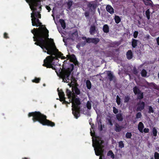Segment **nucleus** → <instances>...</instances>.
<instances>
[{
    "label": "nucleus",
    "instance_id": "1",
    "mask_svg": "<svg viewBox=\"0 0 159 159\" xmlns=\"http://www.w3.org/2000/svg\"><path fill=\"white\" fill-rule=\"evenodd\" d=\"M39 6H31L30 7L32 11L31 13V17L32 25L33 26H36L39 28H34L33 30H31V32L34 34L33 37L34 41H36L39 39V37L42 36L43 35H46L47 33L48 34L49 31L46 28L44 25H42V23L40 22L39 19L41 18V15L40 14V11L39 8Z\"/></svg>",
    "mask_w": 159,
    "mask_h": 159
},
{
    "label": "nucleus",
    "instance_id": "2",
    "mask_svg": "<svg viewBox=\"0 0 159 159\" xmlns=\"http://www.w3.org/2000/svg\"><path fill=\"white\" fill-rule=\"evenodd\" d=\"M49 34L47 33L46 35H43L42 36L39 37V39L35 41L34 44L40 47L43 50L45 49L47 50V53L51 55L50 57H48L51 58L52 56H56L57 52L55 51V47H56L53 40L52 42H51L46 40V39H49L48 38Z\"/></svg>",
    "mask_w": 159,
    "mask_h": 159
},
{
    "label": "nucleus",
    "instance_id": "3",
    "mask_svg": "<svg viewBox=\"0 0 159 159\" xmlns=\"http://www.w3.org/2000/svg\"><path fill=\"white\" fill-rule=\"evenodd\" d=\"M29 117L33 116L32 120L34 122L38 121L43 125H47L52 127L55 125V123L47 119V116L39 111H35L30 112L28 114Z\"/></svg>",
    "mask_w": 159,
    "mask_h": 159
},
{
    "label": "nucleus",
    "instance_id": "4",
    "mask_svg": "<svg viewBox=\"0 0 159 159\" xmlns=\"http://www.w3.org/2000/svg\"><path fill=\"white\" fill-rule=\"evenodd\" d=\"M55 51L57 52L56 56H52L51 58L47 57L43 61V66L46 67L47 68H51L55 70L57 74L58 75V72L55 68V66L54 65L53 61H58V58H61V59H65L66 57L63 56V54L59 52L58 50L55 47Z\"/></svg>",
    "mask_w": 159,
    "mask_h": 159
},
{
    "label": "nucleus",
    "instance_id": "5",
    "mask_svg": "<svg viewBox=\"0 0 159 159\" xmlns=\"http://www.w3.org/2000/svg\"><path fill=\"white\" fill-rule=\"evenodd\" d=\"M74 68V65L73 64H71L70 65L69 67L66 69H63L60 71V70H58L60 73V77L63 80V81L66 83H69V80H75L74 78L72 76L70 79H69V76L70 75L71 72L73 71ZM72 81V80H71Z\"/></svg>",
    "mask_w": 159,
    "mask_h": 159
},
{
    "label": "nucleus",
    "instance_id": "6",
    "mask_svg": "<svg viewBox=\"0 0 159 159\" xmlns=\"http://www.w3.org/2000/svg\"><path fill=\"white\" fill-rule=\"evenodd\" d=\"M71 100L72 103V114L76 119H77L80 116L78 115L80 114V107L79 106L81 104V102L79 98H76L75 97H73Z\"/></svg>",
    "mask_w": 159,
    "mask_h": 159
},
{
    "label": "nucleus",
    "instance_id": "7",
    "mask_svg": "<svg viewBox=\"0 0 159 159\" xmlns=\"http://www.w3.org/2000/svg\"><path fill=\"white\" fill-rule=\"evenodd\" d=\"M93 146L94 149H103L104 147V142L102 138L97 137L93 138Z\"/></svg>",
    "mask_w": 159,
    "mask_h": 159
},
{
    "label": "nucleus",
    "instance_id": "8",
    "mask_svg": "<svg viewBox=\"0 0 159 159\" xmlns=\"http://www.w3.org/2000/svg\"><path fill=\"white\" fill-rule=\"evenodd\" d=\"M28 3L30 7L31 6H39L40 10H42V5L41 4V0H25Z\"/></svg>",
    "mask_w": 159,
    "mask_h": 159
},
{
    "label": "nucleus",
    "instance_id": "9",
    "mask_svg": "<svg viewBox=\"0 0 159 159\" xmlns=\"http://www.w3.org/2000/svg\"><path fill=\"white\" fill-rule=\"evenodd\" d=\"M57 91L58 92V94L59 97V100L61 102L63 101V103H69L67 102L65 100V94L62 89L59 90V88L57 89Z\"/></svg>",
    "mask_w": 159,
    "mask_h": 159
},
{
    "label": "nucleus",
    "instance_id": "10",
    "mask_svg": "<svg viewBox=\"0 0 159 159\" xmlns=\"http://www.w3.org/2000/svg\"><path fill=\"white\" fill-rule=\"evenodd\" d=\"M145 104L144 102L139 101L137 104V111H141L144 109L145 107Z\"/></svg>",
    "mask_w": 159,
    "mask_h": 159
},
{
    "label": "nucleus",
    "instance_id": "11",
    "mask_svg": "<svg viewBox=\"0 0 159 159\" xmlns=\"http://www.w3.org/2000/svg\"><path fill=\"white\" fill-rule=\"evenodd\" d=\"M95 154L98 156H100L99 159H103L104 157V150H94Z\"/></svg>",
    "mask_w": 159,
    "mask_h": 159
},
{
    "label": "nucleus",
    "instance_id": "12",
    "mask_svg": "<svg viewBox=\"0 0 159 159\" xmlns=\"http://www.w3.org/2000/svg\"><path fill=\"white\" fill-rule=\"evenodd\" d=\"M66 93L68 98L70 99L69 100L70 102H71V99H72L73 97H76L75 94L74 93H72V92L68 89H66Z\"/></svg>",
    "mask_w": 159,
    "mask_h": 159
},
{
    "label": "nucleus",
    "instance_id": "13",
    "mask_svg": "<svg viewBox=\"0 0 159 159\" xmlns=\"http://www.w3.org/2000/svg\"><path fill=\"white\" fill-rule=\"evenodd\" d=\"M88 7L89 8V10L90 12H92L95 11L96 7V5L94 4H92L89 3L87 5Z\"/></svg>",
    "mask_w": 159,
    "mask_h": 159
},
{
    "label": "nucleus",
    "instance_id": "14",
    "mask_svg": "<svg viewBox=\"0 0 159 159\" xmlns=\"http://www.w3.org/2000/svg\"><path fill=\"white\" fill-rule=\"evenodd\" d=\"M107 74L110 81H111L113 80L114 79H115V76L113 75L111 71H107Z\"/></svg>",
    "mask_w": 159,
    "mask_h": 159
},
{
    "label": "nucleus",
    "instance_id": "15",
    "mask_svg": "<svg viewBox=\"0 0 159 159\" xmlns=\"http://www.w3.org/2000/svg\"><path fill=\"white\" fill-rule=\"evenodd\" d=\"M127 58L128 60H130L133 57V53L132 51L130 50H128L126 54Z\"/></svg>",
    "mask_w": 159,
    "mask_h": 159
},
{
    "label": "nucleus",
    "instance_id": "16",
    "mask_svg": "<svg viewBox=\"0 0 159 159\" xmlns=\"http://www.w3.org/2000/svg\"><path fill=\"white\" fill-rule=\"evenodd\" d=\"M107 11L111 14L114 13V9L110 5H107L106 7Z\"/></svg>",
    "mask_w": 159,
    "mask_h": 159
},
{
    "label": "nucleus",
    "instance_id": "17",
    "mask_svg": "<svg viewBox=\"0 0 159 159\" xmlns=\"http://www.w3.org/2000/svg\"><path fill=\"white\" fill-rule=\"evenodd\" d=\"M97 31L96 30V27L94 25H91L90 30L89 33L91 35H93L95 32Z\"/></svg>",
    "mask_w": 159,
    "mask_h": 159
},
{
    "label": "nucleus",
    "instance_id": "18",
    "mask_svg": "<svg viewBox=\"0 0 159 159\" xmlns=\"http://www.w3.org/2000/svg\"><path fill=\"white\" fill-rule=\"evenodd\" d=\"M72 90L73 92H75V94L79 95L80 94V90L76 86L73 87H72Z\"/></svg>",
    "mask_w": 159,
    "mask_h": 159
},
{
    "label": "nucleus",
    "instance_id": "19",
    "mask_svg": "<svg viewBox=\"0 0 159 159\" xmlns=\"http://www.w3.org/2000/svg\"><path fill=\"white\" fill-rule=\"evenodd\" d=\"M123 128L124 127L122 126L119 125L118 124H117L115 125V130L116 132H120Z\"/></svg>",
    "mask_w": 159,
    "mask_h": 159
},
{
    "label": "nucleus",
    "instance_id": "20",
    "mask_svg": "<svg viewBox=\"0 0 159 159\" xmlns=\"http://www.w3.org/2000/svg\"><path fill=\"white\" fill-rule=\"evenodd\" d=\"M144 128L143 124L141 122H140L138 126V129L139 131L141 133L143 132V129Z\"/></svg>",
    "mask_w": 159,
    "mask_h": 159
},
{
    "label": "nucleus",
    "instance_id": "21",
    "mask_svg": "<svg viewBox=\"0 0 159 159\" xmlns=\"http://www.w3.org/2000/svg\"><path fill=\"white\" fill-rule=\"evenodd\" d=\"M109 27L107 24H105L103 25L102 30L104 33H108L109 32Z\"/></svg>",
    "mask_w": 159,
    "mask_h": 159
},
{
    "label": "nucleus",
    "instance_id": "22",
    "mask_svg": "<svg viewBox=\"0 0 159 159\" xmlns=\"http://www.w3.org/2000/svg\"><path fill=\"white\" fill-rule=\"evenodd\" d=\"M116 118L119 121H121L123 120V116L121 113H119L116 115Z\"/></svg>",
    "mask_w": 159,
    "mask_h": 159
},
{
    "label": "nucleus",
    "instance_id": "23",
    "mask_svg": "<svg viewBox=\"0 0 159 159\" xmlns=\"http://www.w3.org/2000/svg\"><path fill=\"white\" fill-rule=\"evenodd\" d=\"M133 90V92L135 95H137V94L139 93L141 91L138 87L136 86L134 87Z\"/></svg>",
    "mask_w": 159,
    "mask_h": 159
},
{
    "label": "nucleus",
    "instance_id": "24",
    "mask_svg": "<svg viewBox=\"0 0 159 159\" xmlns=\"http://www.w3.org/2000/svg\"><path fill=\"white\" fill-rule=\"evenodd\" d=\"M86 83L87 89L89 90L92 87V84L90 81L89 80H87Z\"/></svg>",
    "mask_w": 159,
    "mask_h": 159
},
{
    "label": "nucleus",
    "instance_id": "25",
    "mask_svg": "<svg viewBox=\"0 0 159 159\" xmlns=\"http://www.w3.org/2000/svg\"><path fill=\"white\" fill-rule=\"evenodd\" d=\"M91 43L97 44L100 41V39L98 38H93L91 40Z\"/></svg>",
    "mask_w": 159,
    "mask_h": 159
},
{
    "label": "nucleus",
    "instance_id": "26",
    "mask_svg": "<svg viewBox=\"0 0 159 159\" xmlns=\"http://www.w3.org/2000/svg\"><path fill=\"white\" fill-rule=\"evenodd\" d=\"M59 22L61 27L63 29H65L66 27V25L64 20L62 19H60L59 20Z\"/></svg>",
    "mask_w": 159,
    "mask_h": 159
},
{
    "label": "nucleus",
    "instance_id": "27",
    "mask_svg": "<svg viewBox=\"0 0 159 159\" xmlns=\"http://www.w3.org/2000/svg\"><path fill=\"white\" fill-rule=\"evenodd\" d=\"M70 61L71 62H73L76 61V58L75 55L72 54L69 57Z\"/></svg>",
    "mask_w": 159,
    "mask_h": 159
},
{
    "label": "nucleus",
    "instance_id": "28",
    "mask_svg": "<svg viewBox=\"0 0 159 159\" xmlns=\"http://www.w3.org/2000/svg\"><path fill=\"white\" fill-rule=\"evenodd\" d=\"M132 42V45L133 48H135L137 46V40L133 39Z\"/></svg>",
    "mask_w": 159,
    "mask_h": 159
},
{
    "label": "nucleus",
    "instance_id": "29",
    "mask_svg": "<svg viewBox=\"0 0 159 159\" xmlns=\"http://www.w3.org/2000/svg\"><path fill=\"white\" fill-rule=\"evenodd\" d=\"M82 39L83 40H86V41L87 43H91V41H92L91 40H92V38H87L86 37L84 36V37H82Z\"/></svg>",
    "mask_w": 159,
    "mask_h": 159
},
{
    "label": "nucleus",
    "instance_id": "30",
    "mask_svg": "<svg viewBox=\"0 0 159 159\" xmlns=\"http://www.w3.org/2000/svg\"><path fill=\"white\" fill-rule=\"evenodd\" d=\"M114 20L115 23L117 24L119 23L121 21V19L120 17L119 16L116 15L115 16Z\"/></svg>",
    "mask_w": 159,
    "mask_h": 159
},
{
    "label": "nucleus",
    "instance_id": "31",
    "mask_svg": "<svg viewBox=\"0 0 159 159\" xmlns=\"http://www.w3.org/2000/svg\"><path fill=\"white\" fill-rule=\"evenodd\" d=\"M148 2H144V4L145 5L147 6H150L151 7H153V2L151 0H146Z\"/></svg>",
    "mask_w": 159,
    "mask_h": 159
},
{
    "label": "nucleus",
    "instance_id": "32",
    "mask_svg": "<svg viewBox=\"0 0 159 159\" xmlns=\"http://www.w3.org/2000/svg\"><path fill=\"white\" fill-rule=\"evenodd\" d=\"M91 101H87L86 104V107H87L88 109L90 110L92 108V104H91Z\"/></svg>",
    "mask_w": 159,
    "mask_h": 159
},
{
    "label": "nucleus",
    "instance_id": "33",
    "mask_svg": "<svg viewBox=\"0 0 159 159\" xmlns=\"http://www.w3.org/2000/svg\"><path fill=\"white\" fill-rule=\"evenodd\" d=\"M137 95V99H138L141 100L143 98V93L141 91Z\"/></svg>",
    "mask_w": 159,
    "mask_h": 159
},
{
    "label": "nucleus",
    "instance_id": "34",
    "mask_svg": "<svg viewBox=\"0 0 159 159\" xmlns=\"http://www.w3.org/2000/svg\"><path fill=\"white\" fill-rule=\"evenodd\" d=\"M107 156H110L112 159L115 158V156L113 152L111 150H110L107 154Z\"/></svg>",
    "mask_w": 159,
    "mask_h": 159
},
{
    "label": "nucleus",
    "instance_id": "35",
    "mask_svg": "<svg viewBox=\"0 0 159 159\" xmlns=\"http://www.w3.org/2000/svg\"><path fill=\"white\" fill-rule=\"evenodd\" d=\"M152 133L153 136L156 137L157 134V130L155 127H153L152 129Z\"/></svg>",
    "mask_w": 159,
    "mask_h": 159
},
{
    "label": "nucleus",
    "instance_id": "36",
    "mask_svg": "<svg viewBox=\"0 0 159 159\" xmlns=\"http://www.w3.org/2000/svg\"><path fill=\"white\" fill-rule=\"evenodd\" d=\"M145 14L147 19L149 20L150 19V12L149 9H148L145 12Z\"/></svg>",
    "mask_w": 159,
    "mask_h": 159
},
{
    "label": "nucleus",
    "instance_id": "37",
    "mask_svg": "<svg viewBox=\"0 0 159 159\" xmlns=\"http://www.w3.org/2000/svg\"><path fill=\"white\" fill-rule=\"evenodd\" d=\"M73 3V2L72 1L70 0L67 3V8L68 9H70Z\"/></svg>",
    "mask_w": 159,
    "mask_h": 159
},
{
    "label": "nucleus",
    "instance_id": "38",
    "mask_svg": "<svg viewBox=\"0 0 159 159\" xmlns=\"http://www.w3.org/2000/svg\"><path fill=\"white\" fill-rule=\"evenodd\" d=\"M141 74L142 77H146L147 76V72L145 70L143 69L142 70Z\"/></svg>",
    "mask_w": 159,
    "mask_h": 159
},
{
    "label": "nucleus",
    "instance_id": "39",
    "mask_svg": "<svg viewBox=\"0 0 159 159\" xmlns=\"http://www.w3.org/2000/svg\"><path fill=\"white\" fill-rule=\"evenodd\" d=\"M40 80L41 79L39 78H37V77H35L34 80H32V82L33 83H38L39 82Z\"/></svg>",
    "mask_w": 159,
    "mask_h": 159
},
{
    "label": "nucleus",
    "instance_id": "40",
    "mask_svg": "<svg viewBox=\"0 0 159 159\" xmlns=\"http://www.w3.org/2000/svg\"><path fill=\"white\" fill-rule=\"evenodd\" d=\"M130 99V97L129 96H125L124 98V102L125 103H127Z\"/></svg>",
    "mask_w": 159,
    "mask_h": 159
},
{
    "label": "nucleus",
    "instance_id": "41",
    "mask_svg": "<svg viewBox=\"0 0 159 159\" xmlns=\"http://www.w3.org/2000/svg\"><path fill=\"white\" fill-rule=\"evenodd\" d=\"M142 116V115L140 112H138L137 113L136 115V117L135 119H137L141 118Z\"/></svg>",
    "mask_w": 159,
    "mask_h": 159
},
{
    "label": "nucleus",
    "instance_id": "42",
    "mask_svg": "<svg viewBox=\"0 0 159 159\" xmlns=\"http://www.w3.org/2000/svg\"><path fill=\"white\" fill-rule=\"evenodd\" d=\"M132 134L131 132H127L125 135V137L127 139H130L132 136Z\"/></svg>",
    "mask_w": 159,
    "mask_h": 159
},
{
    "label": "nucleus",
    "instance_id": "43",
    "mask_svg": "<svg viewBox=\"0 0 159 159\" xmlns=\"http://www.w3.org/2000/svg\"><path fill=\"white\" fill-rule=\"evenodd\" d=\"M154 112V111L152 107L151 106H149L148 107V113H153Z\"/></svg>",
    "mask_w": 159,
    "mask_h": 159
},
{
    "label": "nucleus",
    "instance_id": "44",
    "mask_svg": "<svg viewBox=\"0 0 159 159\" xmlns=\"http://www.w3.org/2000/svg\"><path fill=\"white\" fill-rule=\"evenodd\" d=\"M116 102L118 105H119L120 104L121 102L120 98L118 95L116 97Z\"/></svg>",
    "mask_w": 159,
    "mask_h": 159
},
{
    "label": "nucleus",
    "instance_id": "45",
    "mask_svg": "<svg viewBox=\"0 0 159 159\" xmlns=\"http://www.w3.org/2000/svg\"><path fill=\"white\" fill-rule=\"evenodd\" d=\"M155 159H159V154L156 152L154 154Z\"/></svg>",
    "mask_w": 159,
    "mask_h": 159
},
{
    "label": "nucleus",
    "instance_id": "46",
    "mask_svg": "<svg viewBox=\"0 0 159 159\" xmlns=\"http://www.w3.org/2000/svg\"><path fill=\"white\" fill-rule=\"evenodd\" d=\"M113 112L115 114H116L118 113V111L117 109L115 107H113Z\"/></svg>",
    "mask_w": 159,
    "mask_h": 159
},
{
    "label": "nucleus",
    "instance_id": "47",
    "mask_svg": "<svg viewBox=\"0 0 159 159\" xmlns=\"http://www.w3.org/2000/svg\"><path fill=\"white\" fill-rule=\"evenodd\" d=\"M138 34V31H135L133 33V36L134 38H136L137 37Z\"/></svg>",
    "mask_w": 159,
    "mask_h": 159
},
{
    "label": "nucleus",
    "instance_id": "48",
    "mask_svg": "<svg viewBox=\"0 0 159 159\" xmlns=\"http://www.w3.org/2000/svg\"><path fill=\"white\" fill-rule=\"evenodd\" d=\"M119 145L120 148H122L124 147V144L122 141H120L119 142Z\"/></svg>",
    "mask_w": 159,
    "mask_h": 159
},
{
    "label": "nucleus",
    "instance_id": "49",
    "mask_svg": "<svg viewBox=\"0 0 159 159\" xmlns=\"http://www.w3.org/2000/svg\"><path fill=\"white\" fill-rule=\"evenodd\" d=\"M3 37L4 38L7 39L9 38V37L8 36V34L7 33L5 32L4 34Z\"/></svg>",
    "mask_w": 159,
    "mask_h": 159
},
{
    "label": "nucleus",
    "instance_id": "50",
    "mask_svg": "<svg viewBox=\"0 0 159 159\" xmlns=\"http://www.w3.org/2000/svg\"><path fill=\"white\" fill-rule=\"evenodd\" d=\"M149 129L148 128H145L143 129V132L145 133H148L149 132Z\"/></svg>",
    "mask_w": 159,
    "mask_h": 159
},
{
    "label": "nucleus",
    "instance_id": "51",
    "mask_svg": "<svg viewBox=\"0 0 159 159\" xmlns=\"http://www.w3.org/2000/svg\"><path fill=\"white\" fill-rule=\"evenodd\" d=\"M86 41H83V42H81V43H80V45L81 46H84V45H85V44H86Z\"/></svg>",
    "mask_w": 159,
    "mask_h": 159
},
{
    "label": "nucleus",
    "instance_id": "52",
    "mask_svg": "<svg viewBox=\"0 0 159 159\" xmlns=\"http://www.w3.org/2000/svg\"><path fill=\"white\" fill-rule=\"evenodd\" d=\"M108 123L109 124V125L112 126L113 125V124L111 120V119H109L108 120Z\"/></svg>",
    "mask_w": 159,
    "mask_h": 159
},
{
    "label": "nucleus",
    "instance_id": "53",
    "mask_svg": "<svg viewBox=\"0 0 159 159\" xmlns=\"http://www.w3.org/2000/svg\"><path fill=\"white\" fill-rule=\"evenodd\" d=\"M133 72L136 75L138 73V71L136 68H134L133 69Z\"/></svg>",
    "mask_w": 159,
    "mask_h": 159
},
{
    "label": "nucleus",
    "instance_id": "54",
    "mask_svg": "<svg viewBox=\"0 0 159 159\" xmlns=\"http://www.w3.org/2000/svg\"><path fill=\"white\" fill-rule=\"evenodd\" d=\"M89 13L88 11H86L84 13V15L86 17H88L89 16Z\"/></svg>",
    "mask_w": 159,
    "mask_h": 159
},
{
    "label": "nucleus",
    "instance_id": "55",
    "mask_svg": "<svg viewBox=\"0 0 159 159\" xmlns=\"http://www.w3.org/2000/svg\"><path fill=\"white\" fill-rule=\"evenodd\" d=\"M46 9L48 10V12H50L51 10V9L50 7L48 6H46Z\"/></svg>",
    "mask_w": 159,
    "mask_h": 159
},
{
    "label": "nucleus",
    "instance_id": "56",
    "mask_svg": "<svg viewBox=\"0 0 159 159\" xmlns=\"http://www.w3.org/2000/svg\"><path fill=\"white\" fill-rule=\"evenodd\" d=\"M73 63L75 64V66H78V61H77V60H76V61H74L73 62Z\"/></svg>",
    "mask_w": 159,
    "mask_h": 159
},
{
    "label": "nucleus",
    "instance_id": "57",
    "mask_svg": "<svg viewBox=\"0 0 159 159\" xmlns=\"http://www.w3.org/2000/svg\"><path fill=\"white\" fill-rule=\"evenodd\" d=\"M156 40L157 43L158 44V45L159 46V37H158L157 38Z\"/></svg>",
    "mask_w": 159,
    "mask_h": 159
},
{
    "label": "nucleus",
    "instance_id": "58",
    "mask_svg": "<svg viewBox=\"0 0 159 159\" xmlns=\"http://www.w3.org/2000/svg\"><path fill=\"white\" fill-rule=\"evenodd\" d=\"M90 134H91V136H93V133L92 132V131H91V130Z\"/></svg>",
    "mask_w": 159,
    "mask_h": 159
},
{
    "label": "nucleus",
    "instance_id": "59",
    "mask_svg": "<svg viewBox=\"0 0 159 159\" xmlns=\"http://www.w3.org/2000/svg\"><path fill=\"white\" fill-rule=\"evenodd\" d=\"M102 126H101V128H100V130L101 131H102Z\"/></svg>",
    "mask_w": 159,
    "mask_h": 159
},
{
    "label": "nucleus",
    "instance_id": "60",
    "mask_svg": "<svg viewBox=\"0 0 159 159\" xmlns=\"http://www.w3.org/2000/svg\"><path fill=\"white\" fill-rule=\"evenodd\" d=\"M22 159H29L26 157H24V158H22Z\"/></svg>",
    "mask_w": 159,
    "mask_h": 159
},
{
    "label": "nucleus",
    "instance_id": "61",
    "mask_svg": "<svg viewBox=\"0 0 159 159\" xmlns=\"http://www.w3.org/2000/svg\"><path fill=\"white\" fill-rule=\"evenodd\" d=\"M149 36L148 35V36H147V38L148 39H149Z\"/></svg>",
    "mask_w": 159,
    "mask_h": 159
},
{
    "label": "nucleus",
    "instance_id": "62",
    "mask_svg": "<svg viewBox=\"0 0 159 159\" xmlns=\"http://www.w3.org/2000/svg\"><path fill=\"white\" fill-rule=\"evenodd\" d=\"M158 78H159V73H158Z\"/></svg>",
    "mask_w": 159,
    "mask_h": 159
},
{
    "label": "nucleus",
    "instance_id": "63",
    "mask_svg": "<svg viewBox=\"0 0 159 159\" xmlns=\"http://www.w3.org/2000/svg\"><path fill=\"white\" fill-rule=\"evenodd\" d=\"M158 103H159V98H158Z\"/></svg>",
    "mask_w": 159,
    "mask_h": 159
},
{
    "label": "nucleus",
    "instance_id": "64",
    "mask_svg": "<svg viewBox=\"0 0 159 159\" xmlns=\"http://www.w3.org/2000/svg\"><path fill=\"white\" fill-rule=\"evenodd\" d=\"M151 84H154V85L155 84V83H151Z\"/></svg>",
    "mask_w": 159,
    "mask_h": 159
}]
</instances>
